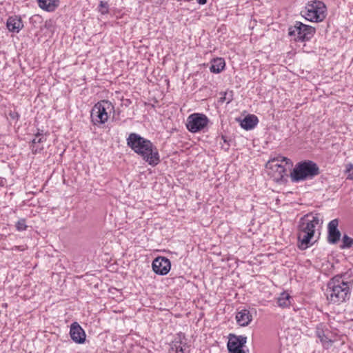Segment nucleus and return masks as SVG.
Here are the masks:
<instances>
[{
  "instance_id": "13",
  "label": "nucleus",
  "mask_w": 353,
  "mask_h": 353,
  "mask_svg": "<svg viewBox=\"0 0 353 353\" xmlns=\"http://www.w3.org/2000/svg\"><path fill=\"white\" fill-rule=\"evenodd\" d=\"M70 335L72 341L77 343H83L85 341V333L77 322H74L71 324Z\"/></svg>"
},
{
  "instance_id": "23",
  "label": "nucleus",
  "mask_w": 353,
  "mask_h": 353,
  "mask_svg": "<svg viewBox=\"0 0 353 353\" xmlns=\"http://www.w3.org/2000/svg\"><path fill=\"white\" fill-rule=\"evenodd\" d=\"M183 342L181 339L176 340L175 339L172 344L171 349L172 351H174L176 353H184V349L183 346Z\"/></svg>"
},
{
  "instance_id": "8",
  "label": "nucleus",
  "mask_w": 353,
  "mask_h": 353,
  "mask_svg": "<svg viewBox=\"0 0 353 353\" xmlns=\"http://www.w3.org/2000/svg\"><path fill=\"white\" fill-rule=\"evenodd\" d=\"M208 117L202 113H193L188 116L186 122L187 129L192 133L203 130L208 124Z\"/></svg>"
},
{
  "instance_id": "5",
  "label": "nucleus",
  "mask_w": 353,
  "mask_h": 353,
  "mask_svg": "<svg viewBox=\"0 0 353 353\" xmlns=\"http://www.w3.org/2000/svg\"><path fill=\"white\" fill-rule=\"evenodd\" d=\"M301 14L306 20L312 22H321L327 15V8L323 1L314 0L308 1Z\"/></svg>"
},
{
  "instance_id": "1",
  "label": "nucleus",
  "mask_w": 353,
  "mask_h": 353,
  "mask_svg": "<svg viewBox=\"0 0 353 353\" xmlns=\"http://www.w3.org/2000/svg\"><path fill=\"white\" fill-rule=\"evenodd\" d=\"M127 145L150 165L155 166L160 162L157 148L148 139L132 132L126 139Z\"/></svg>"
},
{
  "instance_id": "4",
  "label": "nucleus",
  "mask_w": 353,
  "mask_h": 353,
  "mask_svg": "<svg viewBox=\"0 0 353 353\" xmlns=\"http://www.w3.org/2000/svg\"><path fill=\"white\" fill-rule=\"evenodd\" d=\"M320 174L318 165L310 160L297 163L290 173L291 181L294 183L312 179Z\"/></svg>"
},
{
  "instance_id": "15",
  "label": "nucleus",
  "mask_w": 353,
  "mask_h": 353,
  "mask_svg": "<svg viewBox=\"0 0 353 353\" xmlns=\"http://www.w3.org/2000/svg\"><path fill=\"white\" fill-rule=\"evenodd\" d=\"M236 320L239 325L245 327L248 325L252 321V315L249 310L243 309L236 312Z\"/></svg>"
},
{
  "instance_id": "14",
  "label": "nucleus",
  "mask_w": 353,
  "mask_h": 353,
  "mask_svg": "<svg viewBox=\"0 0 353 353\" xmlns=\"http://www.w3.org/2000/svg\"><path fill=\"white\" fill-rule=\"evenodd\" d=\"M46 141V136L39 130L35 134V137L32 139L30 145L32 152L34 154L41 152L43 150V143Z\"/></svg>"
},
{
  "instance_id": "19",
  "label": "nucleus",
  "mask_w": 353,
  "mask_h": 353,
  "mask_svg": "<svg viewBox=\"0 0 353 353\" xmlns=\"http://www.w3.org/2000/svg\"><path fill=\"white\" fill-rule=\"evenodd\" d=\"M39 6L48 12H53L59 6V0H37Z\"/></svg>"
},
{
  "instance_id": "20",
  "label": "nucleus",
  "mask_w": 353,
  "mask_h": 353,
  "mask_svg": "<svg viewBox=\"0 0 353 353\" xmlns=\"http://www.w3.org/2000/svg\"><path fill=\"white\" fill-rule=\"evenodd\" d=\"M225 62L223 58L217 57L213 59L211 61L210 70L212 73H220L225 68Z\"/></svg>"
},
{
  "instance_id": "32",
  "label": "nucleus",
  "mask_w": 353,
  "mask_h": 353,
  "mask_svg": "<svg viewBox=\"0 0 353 353\" xmlns=\"http://www.w3.org/2000/svg\"><path fill=\"white\" fill-rule=\"evenodd\" d=\"M181 335H182V333H180V334H179V339H181Z\"/></svg>"
},
{
  "instance_id": "22",
  "label": "nucleus",
  "mask_w": 353,
  "mask_h": 353,
  "mask_svg": "<svg viewBox=\"0 0 353 353\" xmlns=\"http://www.w3.org/2000/svg\"><path fill=\"white\" fill-rule=\"evenodd\" d=\"M219 101L221 103L226 102L228 104L233 100L234 92L232 90H226L224 92H221Z\"/></svg>"
},
{
  "instance_id": "30",
  "label": "nucleus",
  "mask_w": 353,
  "mask_h": 353,
  "mask_svg": "<svg viewBox=\"0 0 353 353\" xmlns=\"http://www.w3.org/2000/svg\"><path fill=\"white\" fill-rule=\"evenodd\" d=\"M25 248H23V246H14L13 248H12V250H19V251H23L24 250Z\"/></svg>"
},
{
  "instance_id": "3",
  "label": "nucleus",
  "mask_w": 353,
  "mask_h": 353,
  "mask_svg": "<svg viewBox=\"0 0 353 353\" xmlns=\"http://www.w3.org/2000/svg\"><path fill=\"white\" fill-rule=\"evenodd\" d=\"M326 296L332 303L346 301L350 296V283L345 281L341 276H335L327 283Z\"/></svg>"
},
{
  "instance_id": "27",
  "label": "nucleus",
  "mask_w": 353,
  "mask_h": 353,
  "mask_svg": "<svg viewBox=\"0 0 353 353\" xmlns=\"http://www.w3.org/2000/svg\"><path fill=\"white\" fill-rule=\"evenodd\" d=\"M99 12L102 14L108 13V3L105 1H100L99 3Z\"/></svg>"
},
{
  "instance_id": "18",
  "label": "nucleus",
  "mask_w": 353,
  "mask_h": 353,
  "mask_svg": "<svg viewBox=\"0 0 353 353\" xmlns=\"http://www.w3.org/2000/svg\"><path fill=\"white\" fill-rule=\"evenodd\" d=\"M321 327V325L316 327V335L319 339L323 346L328 349L332 345L333 341L325 334V331Z\"/></svg>"
},
{
  "instance_id": "29",
  "label": "nucleus",
  "mask_w": 353,
  "mask_h": 353,
  "mask_svg": "<svg viewBox=\"0 0 353 353\" xmlns=\"http://www.w3.org/2000/svg\"><path fill=\"white\" fill-rule=\"evenodd\" d=\"M272 159H276L278 160V164H281L282 162L285 161L286 163H288V161H290V159L282 156H278L275 158H273Z\"/></svg>"
},
{
  "instance_id": "9",
  "label": "nucleus",
  "mask_w": 353,
  "mask_h": 353,
  "mask_svg": "<svg viewBox=\"0 0 353 353\" xmlns=\"http://www.w3.org/2000/svg\"><path fill=\"white\" fill-rule=\"evenodd\" d=\"M247 343V337L243 335L230 334L227 347L229 353H245L243 347Z\"/></svg>"
},
{
  "instance_id": "11",
  "label": "nucleus",
  "mask_w": 353,
  "mask_h": 353,
  "mask_svg": "<svg viewBox=\"0 0 353 353\" xmlns=\"http://www.w3.org/2000/svg\"><path fill=\"white\" fill-rule=\"evenodd\" d=\"M266 168L272 170L273 176L279 181H281L286 174V168L282 164H278V160L270 159L266 163Z\"/></svg>"
},
{
  "instance_id": "21",
  "label": "nucleus",
  "mask_w": 353,
  "mask_h": 353,
  "mask_svg": "<svg viewBox=\"0 0 353 353\" xmlns=\"http://www.w3.org/2000/svg\"><path fill=\"white\" fill-rule=\"evenodd\" d=\"M291 296L284 292L280 294L277 299L278 305L283 308L288 307L291 305Z\"/></svg>"
},
{
  "instance_id": "7",
  "label": "nucleus",
  "mask_w": 353,
  "mask_h": 353,
  "mask_svg": "<svg viewBox=\"0 0 353 353\" xmlns=\"http://www.w3.org/2000/svg\"><path fill=\"white\" fill-rule=\"evenodd\" d=\"M114 109L112 103L108 100H103L96 103L91 111L92 121L94 125L103 124L108 119V111Z\"/></svg>"
},
{
  "instance_id": "6",
  "label": "nucleus",
  "mask_w": 353,
  "mask_h": 353,
  "mask_svg": "<svg viewBox=\"0 0 353 353\" xmlns=\"http://www.w3.org/2000/svg\"><path fill=\"white\" fill-rule=\"evenodd\" d=\"M316 32L315 28L296 21L294 26L288 28V35L293 37L295 41H310Z\"/></svg>"
},
{
  "instance_id": "25",
  "label": "nucleus",
  "mask_w": 353,
  "mask_h": 353,
  "mask_svg": "<svg viewBox=\"0 0 353 353\" xmlns=\"http://www.w3.org/2000/svg\"><path fill=\"white\" fill-rule=\"evenodd\" d=\"M16 228L18 231L21 232L27 229L28 225H26V221L25 219H20L16 223Z\"/></svg>"
},
{
  "instance_id": "31",
  "label": "nucleus",
  "mask_w": 353,
  "mask_h": 353,
  "mask_svg": "<svg viewBox=\"0 0 353 353\" xmlns=\"http://www.w3.org/2000/svg\"><path fill=\"white\" fill-rule=\"evenodd\" d=\"M221 139H223V142L224 143H226L227 142V139H226V137L225 136H222L221 137Z\"/></svg>"
},
{
  "instance_id": "2",
  "label": "nucleus",
  "mask_w": 353,
  "mask_h": 353,
  "mask_svg": "<svg viewBox=\"0 0 353 353\" xmlns=\"http://www.w3.org/2000/svg\"><path fill=\"white\" fill-rule=\"evenodd\" d=\"M320 219L318 214H307L299 221L298 241L299 248L305 250L308 248L311 239L314 237L315 228L320 225Z\"/></svg>"
},
{
  "instance_id": "10",
  "label": "nucleus",
  "mask_w": 353,
  "mask_h": 353,
  "mask_svg": "<svg viewBox=\"0 0 353 353\" xmlns=\"http://www.w3.org/2000/svg\"><path fill=\"white\" fill-rule=\"evenodd\" d=\"M152 268L157 274L164 276L170 272L171 262L165 256H157L153 260Z\"/></svg>"
},
{
  "instance_id": "17",
  "label": "nucleus",
  "mask_w": 353,
  "mask_h": 353,
  "mask_svg": "<svg viewBox=\"0 0 353 353\" xmlns=\"http://www.w3.org/2000/svg\"><path fill=\"white\" fill-rule=\"evenodd\" d=\"M258 122L259 119L256 116L249 114L241 121V126L242 128L249 130L253 129L258 124Z\"/></svg>"
},
{
  "instance_id": "16",
  "label": "nucleus",
  "mask_w": 353,
  "mask_h": 353,
  "mask_svg": "<svg viewBox=\"0 0 353 353\" xmlns=\"http://www.w3.org/2000/svg\"><path fill=\"white\" fill-rule=\"evenodd\" d=\"M6 26L10 32L17 33L19 32L23 27L21 17L16 15L8 17Z\"/></svg>"
},
{
  "instance_id": "26",
  "label": "nucleus",
  "mask_w": 353,
  "mask_h": 353,
  "mask_svg": "<svg viewBox=\"0 0 353 353\" xmlns=\"http://www.w3.org/2000/svg\"><path fill=\"white\" fill-rule=\"evenodd\" d=\"M345 173H347V179L353 180V164L347 163L345 165Z\"/></svg>"
},
{
  "instance_id": "24",
  "label": "nucleus",
  "mask_w": 353,
  "mask_h": 353,
  "mask_svg": "<svg viewBox=\"0 0 353 353\" xmlns=\"http://www.w3.org/2000/svg\"><path fill=\"white\" fill-rule=\"evenodd\" d=\"M353 245V239L347 234H344L342 237V244L340 245L341 249L350 248Z\"/></svg>"
},
{
  "instance_id": "12",
  "label": "nucleus",
  "mask_w": 353,
  "mask_h": 353,
  "mask_svg": "<svg viewBox=\"0 0 353 353\" xmlns=\"http://www.w3.org/2000/svg\"><path fill=\"white\" fill-rule=\"evenodd\" d=\"M339 220L334 219L330 221L327 225V241L330 244H336L341 238V234L338 229Z\"/></svg>"
},
{
  "instance_id": "28",
  "label": "nucleus",
  "mask_w": 353,
  "mask_h": 353,
  "mask_svg": "<svg viewBox=\"0 0 353 353\" xmlns=\"http://www.w3.org/2000/svg\"><path fill=\"white\" fill-rule=\"evenodd\" d=\"M9 116L12 119L18 120L20 117L19 114L16 110L10 111Z\"/></svg>"
}]
</instances>
